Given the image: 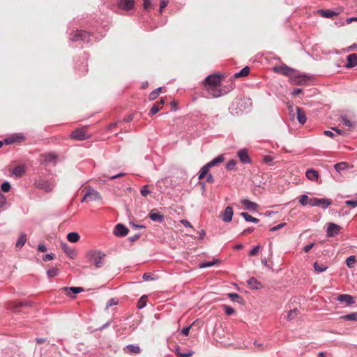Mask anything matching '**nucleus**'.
<instances>
[{"instance_id":"nucleus-1","label":"nucleus","mask_w":357,"mask_h":357,"mask_svg":"<svg viewBox=\"0 0 357 357\" xmlns=\"http://www.w3.org/2000/svg\"><path fill=\"white\" fill-rule=\"evenodd\" d=\"M220 86V77L219 75H208L206 77L204 87L213 97L218 98L222 95V89Z\"/></svg>"},{"instance_id":"nucleus-2","label":"nucleus","mask_w":357,"mask_h":357,"mask_svg":"<svg viewBox=\"0 0 357 357\" xmlns=\"http://www.w3.org/2000/svg\"><path fill=\"white\" fill-rule=\"evenodd\" d=\"M106 255L99 250H90L85 255L87 261L93 264L96 268L103 267Z\"/></svg>"},{"instance_id":"nucleus-3","label":"nucleus","mask_w":357,"mask_h":357,"mask_svg":"<svg viewBox=\"0 0 357 357\" xmlns=\"http://www.w3.org/2000/svg\"><path fill=\"white\" fill-rule=\"evenodd\" d=\"M273 71L275 73L289 77L290 80L293 75L296 73V70L284 64L282 66H275L273 68Z\"/></svg>"},{"instance_id":"nucleus-4","label":"nucleus","mask_w":357,"mask_h":357,"mask_svg":"<svg viewBox=\"0 0 357 357\" xmlns=\"http://www.w3.org/2000/svg\"><path fill=\"white\" fill-rule=\"evenodd\" d=\"M309 80V76L304 74H301L298 70H296V73L293 75L289 82L291 84L303 85L306 84Z\"/></svg>"},{"instance_id":"nucleus-5","label":"nucleus","mask_w":357,"mask_h":357,"mask_svg":"<svg viewBox=\"0 0 357 357\" xmlns=\"http://www.w3.org/2000/svg\"><path fill=\"white\" fill-rule=\"evenodd\" d=\"M91 35L90 33L86 31H77L71 35V40L73 41H78L82 40L86 43H89L91 41L90 37Z\"/></svg>"},{"instance_id":"nucleus-6","label":"nucleus","mask_w":357,"mask_h":357,"mask_svg":"<svg viewBox=\"0 0 357 357\" xmlns=\"http://www.w3.org/2000/svg\"><path fill=\"white\" fill-rule=\"evenodd\" d=\"M70 137L73 139L82 141L89 139L90 135L86 132L84 128H82L74 130L71 133Z\"/></svg>"},{"instance_id":"nucleus-7","label":"nucleus","mask_w":357,"mask_h":357,"mask_svg":"<svg viewBox=\"0 0 357 357\" xmlns=\"http://www.w3.org/2000/svg\"><path fill=\"white\" fill-rule=\"evenodd\" d=\"M31 303L29 301H9L7 303V308L14 312H18L20 310V308L22 307H29Z\"/></svg>"},{"instance_id":"nucleus-8","label":"nucleus","mask_w":357,"mask_h":357,"mask_svg":"<svg viewBox=\"0 0 357 357\" xmlns=\"http://www.w3.org/2000/svg\"><path fill=\"white\" fill-rule=\"evenodd\" d=\"M36 188L47 192L52 191L55 185L48 181L40 180L36 183Z\"/></svg>"},{"instance_id":"nucleus-9","label":"nucleus","mask_w":357,"mask_h":357,"mask_svg":"<svg viewBox=\"0 0 357 357\" xmlns=\"http://www.w3.org/2000/svg\"><path fill=\"white\" fill-rule=\"evenodd\" d=\"M341 227L335 224V223H329L328 225V228L326 230V234L328 237H333L335 235L340 233Z\"/></svg>"},{"instance_id":"nucleus-10","label":"nucleus","mask_w":357,"mask_h":357,"mask_svg":"<svg viewBox=\"0 0 357 357\" xmlns=\"http://www.w3.org/2000/svg\"><path fill=\"white\" fill-rule=\"evenodd\" d=\"M128 229L123 224L119 223L115 226L114 234L116 236L123 237L128 234Z\"/></svg>"},{"instance_id":"nucleus-11","label":"nucleus","mask_w":357,"mask_h":357,"mask_svg":"<svg viewBox=\"0 0 357 357\" xmlns=\"http://www.w3.org/2000/svg\"><path fill=\"white\" fill-rule=\"evenodd\" d=\"M149 218L151 220L159 223H161L165 220L164 215L162 213L158 212L157 209H153L151 211L149 214Z\"/></svg>"},{"instance_id":"nucleus-12","label":"nucleus","mask_w":357,"mask_h":357,"mask_svg":"<svg viewBox=\"0 0 357 357\" xmlns=\"http://www.w3.org/2000/svg\"><path fill=\"white\" fill-rule=\"evenodd\" d=\"M237 155L239 158L241 162L243 164H249L251 162V159L248 155V151L245 149H240L237 152Z\"/></svg>"},{"instance_id":"nucleus-13","label":"nucleus","mask_w":357,"mask_h":357,"mask_svg":"<svg viewBox=\"0 0 357 357\" xmlns=\"http://www.w3.org/2000/svg\"><path fill=\"white\" fill-rule=\"evenodd\" d=\"M119 6L121 9L125 10H130L135 5L134 0H119Z\"/></svg>"},{"instance_id":"nucleus-14","label":"nucleus","mask_w":357,"mask_h":357,"mask_svg":"<svg viewBox=\"0 0 357 357\" xmlns=\"http://www.w3.org/2000/svg\"><path fill=\"white\" fill-rule=\"evenodd\" d=\"M233 214V208L231 206L226 207L222 214V220L225 222H231L232 220Z\"/></svg>"},{"instance_id":"nucleus-15","label":"nucleus","mask_w":357,"mask_h":357,"mask_svg":"<svg viewBox=\"0 0 357 357\" xmlns=\"http://www.w3.org/2000/svg\"><path fill=\"white\" fill-rule=\"evenodd\" d=\"M86 196L89 197V201L100 200L102 198L100 194L93 188L86 191Z\"/></svg>"},{"instance_id":"nucleus-16","label":"nucleus","mask_w":357,"mask_h":357,"mask_svg":"<svg viewBox=\"0 0 357 357\" xmlns=\"http://www.w3.org/2000/svg\"><path fill=\"white\" fill-rule=\"evenodd\" d=\"M296 118H297L298 121L302 125L305 124L306 123L307 118H306L305 113L304 110L301 107H296Z\"/></svg>"},{"instance_id":"nucleus-17","label":"nucleus","mask_w":357,"mask_h":357,"mask_svg":"<svg viewBox=\"0 0 357 357\" xmlns=\"http://www.w3.org/2000/svg\"><path fill=\"white\" fill-rule=\"evenodd\" d=\"M337 300L340 302H344L349 305L355 303L354 297L349 294H340Z\"/></svg>"},{"instance_id":"nucleus-18","label":"nucleus","mask_w":357,"mask_h":357,"mask_svg":"<svg viewBox=\"0 0 357 357\" xmlns=\"http://www.w3.org/2000/svg\"><path fill=\"white\" fill-rule=\"evenodd\" d=\"M357 66V54H351L347 56V63L345 66L351 68Z\"/></svg>"},{"instance_id":"nucleus-19","label":"nucleus","mask_w":357,"mask_h":357,"mask_svg":"<svg viewBox=\"0 0 357 357\" xmlns=\"http://www.w3.org/2000/svg\"><path fill=\"white\" fill-rule=\"evenodd\" d=\"M305 176L309 180L312 181H317L319 176V174L318 171L314 169H309L306 171Z\"/></svg>"},{"instance_id":"nucleus-20","label":"nucleus","mask_w":357,"mask_h":357,"mask_svg":"<svg viewBox=\"0 0 357 357\" xmlns=\"http://www.w3.org/2000/svg\"><path fill=\"white\" fill-rule=\"evenodd\" d=\"M61 248L63 252L70 258L74 259L76 257V252L74 249L68 247L66 243H61Z\"/></svg>"},{"instance_id":"nucleus-21","label":"nucleus","mask_w":357,"mask_h":357,"mask_svg":"<svg viewBox=\"0 0 357 357\" xmlns=\"http://www.w3.org/2000/svg\"><path fill=\"white\" fill-rule=\"evenodd\" d=\"M241 202L247 209H251L253 211H256L258 208L257 204L252 202L247 199L241 200Z\"/></svg>"},{"instance_id":"nucleus-22","label":"nucleus","mask_w":357,"mask_h":357,"mask_svg":"<svg viewBox=\"0 0 357 357\" xmlns=\"http://www.w3.org/2000/svg\"><path fill=\"white\" fill-rule=\"evenodd\" d=\"M43 157L45 162L53 163L54 165L56 162L57 156L53 153H45Z\"/></svg>"},{"instance_id":"nucleus-23","label":"nucleus","mask_w":357,"mask_h":357,"mask_svg":"<svg viewBox=\"0 0 357 357\" xmlns=\"http://www.w3.org/2000/svg\"><path fill=\"white\" fill-rule=\"evenodd\" d=\"M220 261L218 259H214L211 261H204L199 264L200 268H205L213 266L214 265L220 264Z\"/></svg>"},{"instance_id":"nucleus-24","label":"nucleus","mask_w":357,"mask_h":357,"mask_svg":"<svg viewBox=\"0 0 357 357\" xmlns=\"http://www.w3.org/2000/svg\"><path fill=\"white\" fill-rule=\"evenodd\" d=\"M250 288L253 289H259L261 287V284L256 278L252 277L247 281Z\"/></svg>"},{"instance_id":"nucleus-25","label":"nucleus","mask_w":357,"mask_h":357,"mask_svg":"<svg viewBox=\"0 0 357 357\" xmlns=\"http://www.w3.org/2000/svg\"><path fill=\"white\" fill-rule=\"evenodd\" d=\"M124 351L127 354H139L140 347L138 345L129 344L126 347Z\"/></svg>"},{"instance_id":"nucleus-26","label":"nucleus","mask_w":357,"mask_h":357,"mask_svg":"<svg viewBox=\"0 0 357 357\" xmlns=\"http://www.w3.org/2000/svg\"><path fill=\"white\" fill-rule=\"evenodd\" d=\"M26 241V235L24 233L20 234L16 243L15 247L17 249H21Z\"/></svg>"},{"instance_id":"nucleus-27","label":"nucleus","mask_w":357,"mask_h":357,"mask_svg":"<svg viewBox=\"0 0 357 357\" xmlns=\"http://www.w3.org/2000/svg\"><path fill=\"white\" fill-rule=\"evenodd\" d=\"M224 160H225L224 155H220L218 157H216L214 159H213L212 160H211L207 164L208 165V166L210 167H213L214 166H216V165L222 163L224 161Z\"/></svg>"},{"instance_id":"nucleus-28","label":"nucleus","mask_w":357,"mask_h":357,"mask_svg":"<svg viewBox=\"0 0 357 357\" xmlns=\"http://www.w3.org/2000/svg\"><path fill=\"white\" fill-rule=\"evenodd\" d=\"M319 12L321 15L326 18H332L338 14L337 13L331 10H321Z\"/></svg>"},{"instance_id":"nucleus-29","label":"nucleus","mask_w":357,"mask_h":357,"mask_svg":"<svg viewBox=\"0 0 357 357\" xmlns=\"http://www.w3.org/2000/svg\"><path fill=\"white\" fill-rule=\"evenodd\" d=\"M348 168H349V165L346 162H340L334 165V169L337 172H340L341 171L347 169Z\"/></svg>"},{"instance_id":"nucleus-30","label":"nucleus","mask_w":357,"mask_h":357,"mask_svg":"<svg viewBox=\"0 0 357 357\" xmlns=\"http://www.w3.org/2000/svg\"><path fill=\"white\" fill-rule=\"evenodd\" d=\"M331 204H332V202L329 199L322 198V199H319V202L318 203L317 206H319L324 209H326Z\"/></svg>"},{"instance_id":"nucleus-31","label":"nucleus","mask_w":357,"mask_h":357,"mask_svg":"<svg viewBox=\"0 0 357 357\" xmlns=\"http://www.w3.org/2000/svg\"><path fill=\"white\" fill-rule=\"evenodd\" d=\"M228 297L233 301L240 304L243 303V299L236 293L228 294Z\"/></svg>"},{"instance_id":"nucleus-32","label":"nucleus","mask_w":357,"mask_h":357,"mask_svg":"<svg viewBox=\"0 0 357 357\" xmlns=\"http://www.w3.org/2000/svg\"><path fill=\"white\" fill-rule=\"evenodd\" d=\"M24 139V137L22 135H16L13 137L6 138L4 140L6 144H10L16 142H21Z\"/></svg>"},{"instance_id":"nucleus-33","label":"nucleus","mask_w":357,"mask_h":357,"mask_svg":"<svg viewBox=\"0 0 357 357\" xmlns=\"http://www.w3.org/2000/svg\"><path fill=\"white\" fill-rule=\"evenodd\" d=\"M80 238V236L77 232H70L67 235V239L71 243H77Z\"/></svg>"},{"instance_id":"nucleus-34","label":"nucleus","mask_w":357,"mask_h":357,"mask_svg":"<svg viewBox=\"0 0 357 357\" xmlns=\"http://www.w3.org/2000/svg\"><path fill=\"white\" fill-rule=\"evenodd\" d=\"M314 268L317 273H323L327 270L328 266L324 264L316 261L314 263Z\"/></svg>"},{"instance_id":"nucleus-35","label":"nucleus","mask_w":357,"mask_h":357,"mask_svg":"<svg viewBox=\"0 0 357 357\" xmlns=\"http://www.w3.org/2000/svg\"><path fill=\"white\" fill-rule=\"evenodd\" d=\"M241 215L244 218V219L246 222H254V223H258L259 222V219L252 217V215H250V214H248L246 212L241 213Z\"/></svg>"},{"instance_id":"nucleus-36","label":"nucleus","mask_w":357,"mask_h":357,"mask_svg":"<svg viewBox=\"0 0 357 357\" xmlns=\"http://www.w3.org/2000/svg\"><path fill=\"white\" fill-rule=\"evenodd\" d=\"M210 168L211 167L208 166V164H206L204 166H203L199 171L198 178L199 180L203 179L206 175H208V172Z\"/></svg>"},{"instance_id":"nucleus-37","label":"nucleus","mask_w":357,"mask_h":357,"mask_svg":"<svg viewBox=\"0 0 357 357\" xmlns=\"http://www.w3.org/2000/svg\"><path fill=\"white\" fill-rule=\"evenodd\" d=\"M250 73V68L248 66L244 67L241 71L234 74V77L238 78L241 77L247 76Z\"/></svg>"},{"instance_id":"nucleus-38","label":"nucleus","mask_w":357,"mask_h":357,"mask_svg":"<svg viewBox=\"0 0 357 357\" xmlns=\"http://www.w3.org/2000/svg\"><path fill=\"white\" fill-rule=\"evenodd\" d=\"M342 123L349 127V128H353L356 126V121H351L347 119L346 116H342L341 117Z\"/></svg>"},{"instance_id":"nucleus-39","label":"nucleus","mask_w":357,"mask_h":357,"mask_svg":"<svg viewBox=\"0 0 357 357\" xmlns=\"http://www.w3.org/2000/svg\"><path fill=\"white\" fill-rule=\"evenodd\" d=\"M356 261V256L351 255L346 260V264L349 268H353L354 266V264Z\"/></svg>"},{"instance_id":"nucleus-40","label":"nucleus","mask_w":357,"mask_h":357,"mask_svg":"<svg viewBox=\"0 0 357 357\" xmlns=\"http://www.w3.org/2000/svg\"><path fill=\"white\" fill-rule=\"evenodd\" d=\"M13 173L17 176H22L24 173V169L22 166H17L14 168Z\"/></svg>"},{"instance_id":"nucleus-41","label":"nucleus","mask_w":357,"mask_h":357,"mask_svg":"<svg viewBox=\"0 0 357 357\" xmlns=\"http://www.w3.org/2000/svg\"><path fill=\"white\" fill-rule=\"evenodd\" d=\"M162 90V87H158L156 89L153 90L152 92L149 94V99L151 100H153L158 98L159 96L160 92Z\"/></svg>"},{"instance_id":"nucleus-42","label":"nucleus","mask_w":357,"mask_h":357,"mask_svg":"<svg viewBox=\"0 0 357 357\" xmlns=\"http://www.w3.org/2000/svg\"><path fill=\"white\" fill-rule=\"evenodd\" d=\"M146 296H142L137 302V307L139 309H142L146 305Z\"/></svg>"},{"instance_id":"nucleus-43","label":"nucleus","mask_w":357,"mask_h":357,"mask_svg":"<svg viewBox=\"0 0 357 357\" xmlns=\"http://www.w3.org/2000/svg\"><path fill=\"white\" fill-rule=\"evenodd\" d=\"M298 312H299L296 308H295L292 310H290L287 315V320L294 319L298 315Z\"/></svg>"},{"instance_id":"nucleus-44","label":"nucleus","mask_w":357,"mask_h":357,"mask_svg":"<svg viewBox=\"0 0 357 357\" xmlns=\"http://www.w3.org/2000/svg\"><path fill=\"white\" fill-rule=\"evenodd\" d=\"M64 289L66 290V291L69 290V291H72L75 294L81 293V292H82L84 291L83 288L79 287H65Z\"/></svg>"},{"instance_id":"nucleus-45","label":"nucleus","mask_w":357,"mask_h":357,"mask_svg":"<svg viewBox=\"0 0 357 357\" xmlns=\"http://www.w3.org/2000/svg\"><path fill=\"white\" fill-rule=\"evenodd\" d=\"M343 319L347 321H357V312L346 314L343 317Z\"/></svg>"},{"instance_id":"nucleus-46","label":"nucleus","mask_w":357,"mask_h":357,"mask_svg":"<svg viewBox=\"0 0 357 357\" xmlns=\"http://www.w3.org/2000/svg\"><path fill=\"white\" fill-rule=\"evenodd\" d=\"M236 165V161L235 160H230L226 165L225 168L229 170H234Z\"/></svg>"},{"instance_id":"nucleus-47","label":"nucleus","mask_w":357,"mask_h":357,"mask_svg":"<svg viewBox=\"0 0 357 357\" xmlns=\"http://www.w3.org/2000/svg\"><path fill=\"white\" fill-rule=\"evenodd\" d=\"M59 270L56 268H52L47 271V275L49 278L55 277L58 275Z\"/></svg>"},{"instance_id":"nucleus-48","label":"nucleus","mask_w":357,"mask_h":357,"mask_svg":"<svg viewBox=\"0 0 357 357\" xmlns=\"http://www.w3.org/2000/svg\"><path fill=\"white\" fill-rule=\"evenodd\" d=\"M223 309L227 315L231 316V315H233L234 314H235L234 309L233 307H231V306L224 305Z\"/></svg>"},{"instance_id":"nucleus-49","label":"nucleus","mask_w":357,"mask_h":357,"mask_svg":"<svg viewBox=\"0 0 357 357\" xmlns=\"http://www.w3.org/2000/svg\"><path fill=\"white\" fill-rule=\"evenodd\" d=\"M310 199V198L307 195H303L300 197L299 202L301 203V205L306 206L309 204Z\"/></svg>"},{"instance_id":"nucleus-50","label":"nucleus","mask_w":357,"mask_h":357,"mask_svg":"<svg viewBox=\"0 0 357 357\" xmlns=\"http://www.w3.org/2000/svg\"><path fill=\"white\" fill-rule=\"evenodd\" d=\"M11 188L10 183L8 181L3 182L1 185V189L3 192H8Z\"/></svg>"},{"instance_id":"nucleus-51","label":"nucleus","mask_w":357,"mask_h":357,"mask_svg":"<svg viewBox=\"0 0 357 357\" xmlns=\"http://www.w3.org/2000/svg\"><path fill=\"white\" fill-rule=\"evenodd\" d=\"M160 108L161 107H160V106H158L157 104L153 105V107L151 108L149 114L153 115V114H156L158 112L160 111Z\"/></svg>"},{"instance_id":"nucleus-52","label":"nucleus","mask_w":357,"mask_h":357,"mask_svg":"<svg viewBox=\"0 0 357 357\" xmlns=\"http://www.w3.org/2000/svg\"><path fill=\"white\" fill-rule=\"evenodd\" d=\"M319 202V198L313 197L309 200V204L311 206H317Z\"/></svg>"},{"instance_id":"nucleus-53","label":"nucleus","mask_w":357,"mask_h":357,"mask_svg":"<svg viewBox=\"0 0 357 357\" xmlns=\"http://www.w3.org/2000/svg\"><path fill=\"white\" fill-rule=\"evenodd\" d=\"M176 354L178 357H190L193 354V352L192 351H190L186 353H181L178 351L176 352Z\"/></svg>"},{"instance_id":"nucleus-54","label":"nucleus","mask_w":357,"mask_h":357,"mask_svg":"<svg viewBox=\"0 0 357 357\" xmlns=\"http://www.w3.org/2000/svg\"><path fill=\"white\" fill-rule=\"evenodd\" d=\"M54 257H55V255L53 253L46 254V255H43V260L45 261H50V260L54 259Z\"/></svg>"},{"instance_id":"nucleus-55","label":"nucleus","mask_w":357,"mask_h":357,"mask_svg":"<svg viewBox=\"0 0 357 357\" xmlns=\"http://www.w3.org/2000/svg\"><path fill=\"white\" fill-rule=\"evenodd\" d=\"M285 225H286L285 222L280 223L279 225L271 227L270 229V231H275L279 230V229H282V227H284Z\"/></svg>"},{"instance_id":"nucleus-56","label":"nucleus","mask_w":357,"mask_h":357,"mask_svg":"<svg viewBox=\"0 0 357 357\" xmlns=\"http://www.w3.org/2000/svg\"><path fill=\"white\" fill-rule=\"evenodd\" d=\"M260 249V245H257L255 247H254L249 252V255L250 256H255L257 254V252H259Z\"/></svg>"},{"instance_id":"nucleus-57","label":"nucleus","mask_w":357,"mask_h":357,"mask_svg":"<svg viewBox=\"0 0 357 357\" xmlns=\"http://www.w3.org/2000/svg\"><path fill=\"white\" fill-rule=\"evenodd\" d=\"M142 196L146 197L151 193V191L147 190V185H144L140 190Z\"/></svg>"},{"instance_id":"nucleus-58","label":"nucleus","mask_w":357,"mask_h":357,"mask_svg":"<svg viewBox=\"0 0 357 357\" xmlns=\"http://www.w3.org/2000/svg\"><path fill=\"white\" fill-rule=\"evenodd\" d=\"M144 8L145 10L150 9L152 7V3L151 0H144Z\"/></svg>"},{"instance_id":"nucleus-59","label":"nucleus","mask_w":357,"mask_h":357,"mask_svg":"<svg viewBox=\"0 0 357 357\" xmlns=\"http://www.w3.org/2000/svg\"><path fill=\"white\" fill-rule=\"evenodd\" d=\"M118 304V301L115 298H111L108 301L106 307H109Z\"/></svg>"},{"instance_id":"nucleus-60","label":"nucleus","mask_w":357,"mask_h":357,"mask_svg":"<svg viewBox=\"0 0 357 357\" xmlns=\"http://www.w3.org/2000/svg\"><path fill=\"white\" fill-rule=\"evenodd\" d=\"M142 279L144 281H149L153 280L152 275L150 273H145L142 275Z\"/></svg>"},{"instance_id":"nucleus-61","label":"nucleus","mask_w":357,"mask_h":357,"mask_svg":"<svg viewBox=\"0 0 357 357\" xmlns=\"http://www.w3.org/2000/svg\"><path fill=\"white\" fill-rule=\"evenodd\" d=\"M169 1L168 0H160V10L162 11L163 8H165L167 4Z\"/></svg>"},{"instance_id":"nucleus-62","label":"nucleus","mask_w":357,"mask_h":357,"mask_svg":"<svg viewBox=\"0 0 357 357\" xmlns=\"http://www.w3.org/2000/svg\"><path fill=\"white\" fill-rule=\"evenodd\" d=\"M314 245V243H309L307 245H306L304 248H303V251L305 252H308Z\"/></svg>"},{"instance_id":"nucleus-63","label":"nucleus","mask_w":357,"mask_h":357,"mask_svg":"<svg viewBox=\"0 0 357 357\" xmlns=\"http://www.w3.org/2000/svg\"><path fill=\"white\" fill-rule=\"evenodd\" d=\"M190 328L191 326L183 328L181 331V334L185 336H188L189 335Z\"/></svg>"},{"instance_id":"nucleus-64","label":"nucleus","mask_w":357,"mask_h":357,"mask_svg":"<svg viewBox=\"0 0 357 357\" xmlns=\"http://www.w3.org/2000/svg\"><path fill=\"white\" fill-rule=\"evenodd\" d=\"M345 204L349 206H351L353 207L357 206V201L356 200H347L345 202Z\"/></svg>"}]
</instances>
